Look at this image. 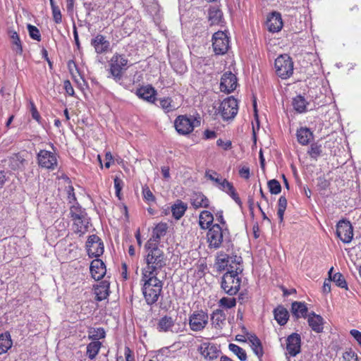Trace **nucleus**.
<instances>
[{
	"instance_id": "f257e3e1",
	"label": "nucleus",
	"mask_w": 361,
	"mask_h": 361,
	"mask_svg": "<svg viewBox=\"0 0 361 361\" xmlns=\"http://www.w3.org/2000/svg\"><path fill=\"white\" fill-rule=\"evenodd\" d=\"M145 249L146 251L145 256L146 265L142 269V276L158 277L161 271L166 265L167 257L160 246L150 245L149 243H145Z\"/></svg>"
},
{
	"instance_id": "f03ea898",
	"label": "nucleus",
	"mask_w": 361,
	"mask_h": 361,
	"mask_svg": "<svg viewBox=\"0 0 361 361\" xmlns=\"http://www.w3.org/2000/svg\"><path fill=\"white\" fill-rule=\"evenodd\" d=\"M142 293L146 302L149 305L156 303L161 293L163 282L157 276L145 277L142 276Z\"/></svg>"
},
{
	"instance_id": "7ed1b4c3",
	"label": "nucleus",
	"mask_w": 361,
	"mask_h": 361,
	"mask_svg": "<svg viewBox=\"0 0 361 361\" xmlns=\"http://www.w3.org/2000/svg\"><path fill=\"white\" fill-rule=\"evenodd\" d=\"M242 271L241 267H235V270H228L224 274L221 280V288L226 293L234 295L238 292L241 283L238 274Z\"/></svg>"
},
{
	"instance_id": "20e7f679",
	"label": "nucleus",
	"mask_w": 361,
	"mask_h": 361,
	"mask_svg": "<svg viewBox=\"0 0 361 361\" xmlns=\"http://www.w3.org/2000/svg\"><path fill=\"white\" fill-rule=\"evenodd\" d=\"M128 59L125 56L114 54L110 61L109 73L115 81L118 82L123 78L124 71L127 69Z\"/></svg>"
},
{
	"instance_id": "39448f33",
	"label": "nucleus",
	"mask_w": 361,
	"mask_h": 361,
	"mask_svg": "<svg viewBox=\"0 0 361 361\" xmlns=\"http://www.w3.org/2000/svg\"><path fill=\"white\" fill-rule=\"evenodd\" d=\"M209 322V315L203 310L193 311L188 317V324L192 331H203Z\"/></svg>"
},
{
	"instance_id": "423d86ee",
	"label": "nucleus",
	"mask_w": 361,
	"mask_h": 361,
	"mask_svg": "<svg viewBox=\"0 0 361 361\" xmlns=\"http://www.w3.org/2000/svg\"><path fill=\"white\" fill-rule=\"evenodd\" d=\"M276 75L282 79L290 78L293 73V63L288 55H281L275 60Z\"/></svg>"
},
{
	"instance_id": "0eeeda50",
	"label": "nucleus",
	"mask_w": 361,
	"mask_h": 361,
	"mask_svg": "<svg viewBox=\"0 0 361 361\" xmlns=\"http://www.w3.org/2000/svg\"><path fill=\"white\" fill-rule=\"evenodd\" d=\"M200 124L192 116L188 117L186 115L178 116L174 121V127L178 134L186 135L192 133L194 128Z\"/></svg>"
},
{
	"instance_id": "6e6552de",
	"label": "nucleus",
	"mask_w": 361,
	"mask_h": 361,
	"mask_svg": "<svg viewBox=\"0 0 361 361\" xmlns=\"http://www.w3.org/2000/svg\"><path fill=\"white\" fill-rule=\"evenodd\" d=\"M226 233H228L227 229H223L218 224H215L209 228L207 234L209 247L219 248Z\"/></svg>"
},
{
	"instance_id": "1a4fd4ad",
	"label": "nucleus",
	"mask_w": 361,
	"mask_h": 361,
	"mask_svg": "<svg viewBox=\"0 0 361 361\" xmlns=\"http://www.w3.org/2000/svg\"><path fill=\"white\" fill-rule=\"evenodd\" d=\"M238 102L233 97L224 99L219 106V112L224 120L233 118L238 113Z\"/></svg>"
},
{
	"instance_id": "9d476101",
	"label": "nucleus",
	"mask_w": 361,
	"mask_h": 361,
	"mask_svg": "<svg viewBox=\"0 0 361 361\" xmlns=\"http://www.w3.org/2000/svg\"><path fill=\"white\" fill-rule=\"evenodd\" d=\"M86 249L90 257H98L104 253V243L97 235H91L86 242Z\"/></svg>"
},
{
	"instance_id": "9b49d317",
	"label": "nucleus",
	"mask_w": 361,
	"mask_h": 361,
	"mask_svg": "<svg viewBox=\"0 0 361 361\" xmlns=\"http://www.w3.org/2000/svg\"><path fill=\"white\" fill-rule=\"evenodd\" d=\"M212 46L216 54H224L229 47L228 36L224 32L219 31L214 34L212 37Z\"/></svg>"
},
{
	"instance_id": "f8f14e48",
	"label": "nucleus",
	"mask_w": 361,
	"mask_h": 361,
	"mask_svg": "<svg viewBox=\"0 0 361 361\" xmlns=\"http://www.w3.org/2000/svg\"><path fill=\"white\" fill-rule=\"evenodd\" d=\"M37 162L39 166L47 169L54 170L57 166V158L56 154L42 149L37 155Z\"/></svg>"
},
{
	"instance_id": "ddd939ff",
	"label": "nucleus",
	"mask_w": 361,
	"mask_h": 361,
	"mask_svg": "<svg viewBox=\"0 0 361 361\" xmlns=\"http://www.w3.org/2000/svg\"><path fill=\"white\" fill-rule=\"evenodd\" d=\"M336 235L344 243H349L353 238V228L350 221L341 220L336 225Z\"/></svg>"
},
{
	"instance_id": "4468645a",
	"label": "nucleus",
	"mask_w": 361,
	"mask_h": 361,
	"mask_svg": "<svg viewBox=\"0 0 361 361\" xmlns=\"http://www.w3.org/2000/svg\"><path fill=\"white\" fill-rule=\"evenodd\" d=\"M238 85L237 78L231 71L224 73L221 78L220 90L225 93H231Z\"/></svg>"
},
{
	"instance_id": "2eb2a0df",
	"label": "nucleus",
	"mask_w": 361,
	"mask_h": 361,
	"mask_svg": "<svg viewBox=\"0 0 361 361\" xmlns=\"http://www.w3.org/2000/svg\"><path fill=\"white\" fill-rule=\"evenodd\" d=\"M301 338L297 333H293L286 338V350L291 357L296 356L300 352Z\"/></svg>"
},
{
	"instance_id": "dca6fc26",
	"label": "nucleus",
	"mask_w": 361,
	"mask_h": 361,
	"mask_svg": "<svg viewBox=\"0 0 361 361\" xmlns=\"http://www.w3.org/2000/svg\"><path fill=\"white\" fill-rule=\"evenodd\" d=\"M198 351L205 359L209 360L217 358L220 353L218 347L215 344L209 342L202 343L198 348Z\"/></svg>"
},
{
	"instance_id": "f3484780",
	"label": "nucleus",
	"mask_w": 361,
	"mask_h": 361,
	"mask_svg": "<svg viewBox=\"0 0 361 361\" xmlns=\"http://www.w3.org/2000/svg\"><path fill=\"white\" fill-rule=\"evenodd\" d=\"M168 226L166 223L158 224L152 231V236L147 241L150 245L159 246V241L161 237L166 233Z\"/></svg>"
},
{
	"instance_id": "a211bd4d",
	"label": "nucleus",
	"mask_w": 361,
	"mask_h": 361,
	"mask_svg": "<svg viewBox=\"0 0 361 361\" xmlns=\"http://www.w3.org/2000/svg\"><path fill=\"white\" fill-rule=\"evenodd\" d=\"M136 95L139 98L153 104L156 100L157 91L151 85L143 86L136 90Z\"/></svg>"
},
{
	"instance_id": "6ab92c4d",
	"label": "nucleus",
	"mask_w": 361,
	"mask_h": 361,
	"mask_svg": "<svg viewBox=\"0 0 361 361\" xmlns=\"http://www.w3.org/2000/svg\"><path fill=\"white\" fill-rule=\"evenodd\" d=\"M267 29L271 32H277L280 31L283 27V21L281 16L279 13H272L267 20L266 23Z\"/></svg>"
},
{
	"instance_id": "aec40b11",
	"label": "nucleus",
	"mask_w": 361,
	"mask_h": 361,
	"mask_svg": "<svg viewBox=\"0 0 361 361\" xmlns=\"http://www.w3.org/2000/svg\"><path fill=\"white\" fill-rule=\"evenodd\" d=\"M90 269L92 278L96 281L102 279L106 274V266L104 263L99 259H94L91 262Z\"/></svg>"
},
{
	"instance_id": "412c9836",
	"label": "nucleus",
	"mask_w": 361,
	"mask_h": 361,
	"mask_svg": "<svg viewBox=\"0 0 361 361\" xmlns=\"http://www.w3.org/2000/svg\"><path fill=\"white\" fill-rule=\"evenodd\" d=\"M91 44L94 47L97 54L106 53L110 48V42L102 35H97L91 40Z\"/></svg>"
},
{
	"instance_id": "4be33fe9",
	"label": "nucleus",
	"mask_w": 361,
	"mask_h": 361,
	"mask_svg": "<svg viewBox=\"0 0 361 361\" xmlns=\"http://www.w3.org/2000/svg\"><path fill=\"white\" fill-rule=\"evenodd\" d=\"M175 326V319H173L172 317L164 315V317H161L157 325V329L159 332H172V333H177V331H174L173 330V328Z\"/></svg>"
},
{
	"instance_id": "5701e85b",
	"label": "nucleus",
	"mask_w": 361,
	"mask_h": 361,
	"mask_svg": "<svg viewBox=\"0 0 361 361\" xmlns=\"http://www.w3.org/2000/svg\"><path fill=\"white\" fill-rule=\"evenodd\" d=\"M226 318V314L223 310H216L211 314V324L214 328L221 330L225 325Z\"/></svg>"
},
{
	"instance_id": "b1692460",
	"label": "nucleus",
	"mask_w": 361,
	"mask_h": 361,
	"mask_svg": "<svg viewBox=\"0 0 361 361\" xmlns=\"http://www.w3.org/2000/svg\"><path fill=\"white\" fill-rule=\"evenodd\" d=\"M307 322L309 326L314 331L317 333H321L323 331L324 319L320 315L312 312L309 314Z\"/></svg>"
},
{
	"instance_id": "393cba45",
	"label": "nucleus",
	"mask_w": 361,
	"mask_h": 361,
	"mask_svg": "<svg viewBox=\"0 0 361 361\" xmlns=\"http://www.w3.org/2000/svg\"><path fill=\"white\" fill-rule=\"evenodd\" d=\"M218 187L220 190L228 194L237 204L239 205L241 204V200L231 183L224 178L223 180H221V183Z\"/></svg>"
},
{
	"instance_id": "a878e982",
	"label": "nucleus",
	"mask_w": 361,
	"mask_h": 361,
	"mask_svg": "<svg viewBox=\"0 0 361 361\" xmlns=\"http://www.w3.org/2000/svg\"><path fill=\"white\" fill-rule=\"evenodd\" d=\"M297 140L302 145H307L313 139V133L307 127H301L297 130Z\"/></svg>"
},
{
	"instance_id": "bb28decb",
	"label": "nucleus",
	"mask_w": 361,
	"mask_h": 361,
	"mask_svg": "<svg viewBox=\"0 0 361 361\" xmlns=\"http://www.w3.org/2000/svg\"><path fill=\"white\" fill-rule=\"evenodd\" d=\"M190 202L195 209L200 207L207 208L209 205V200L201 192L194 193L190 199Z\"/></svg>"
},
{
	"instance_id": "cd10ccee",
	"label": "nucleus",
	"mask_w": 361,
	"mask_h": 361,
	"mask_svg": "<svg viewBox=\"0 0 361 361\" xmlns=\"http://www.w3.org/2000/svg\"><path fill=\"white\" fill-rule=\"evenodd\" d=\"M73 221V230L74 233L79 234L80 236L87 231L88 224L90 223L87 216H84V219H75Z\"/></svg>"
},
{
	"instance_id": "c85d7f7f",
	"label": "nucleus",
	"mask_w": 361,
	"mask_h": 361,
	"mask_svg": "<svg viewBox=\"0 0 361 361\" xmlns=\"http://www.w3.org/2000/svg\"><path fill=\"white\" fill-rule=\"evenodd\" d=\"M274 319L281 326L285 325L288 319L289 314L288 310L281 305L278 306L274 310Z\"/></svg>"
},
{
	"instance_id": "c756f323",
	"label": "nucleus",
	"mask_w": 361,
	"mask_h": 361,
	"mask_svg": "<svg viewBox=\"0 0 361 361\" xmlns=\"http://www.w3.org/2000/svg\"><path fill=\"white\" fill-rule=\"evenodd\" d=\"M291 312L296 318H305L307 313V307L305 304L302 302H293L291 305Z\"/></svg>"
},
{
	"instance_id": "7c9ffc66",
	"label": "nucleus",
	"mask_w": 361,
	"mask_h": 361,
	"mask_svg": "<svg viewBox=\"0 0 361 361\" xmlns=\"http://www.w3.org/2000/svg\"><path fill=\"white\" fill-rule=\"evenodd\" d=\"M109 285L106 281H102L94 288L96 300L102 301L109 296Z\"/></svg>"
},
{
	"instance_id": "2f4dec72",
	"label": "nucleus",
	"mask_w": 361,
	"mask_h": 361,
	"mask_svg": "<svg viewBox=\"0 0 361 361\" xmlns=\"http://www.w3.org/2000/svg\"><path fill=\"white\" fill-rule=\"evenodd\" d=\"M214 221L213 214L207 210L202 211L199 216V224L201 228L207 229Z\"/></svg>"
},
{
	"instance_id": "473e14b6",
	"label": "nucleus",
	"mask_w": 361,
	"mask_h": 361,
	"mask_svg": "<svg viewBox=\"0 0 361 361\" xmlns=\"http://www.w3.org/2000/svg\"><path fill=\"white\" fill-rule=\"evenodd\" d=\"M187 208L186 204L180 200H178L176 203L171 207L173 216L177 220L180 219L184 215Z\"/></svg>"
},
{
	"instance_id": "72a5a7b5",
	"label": "nucleus",
	"mask_w": 361,
	"mask_h": 361,
	"mask_svg": "<svg viewBox=\"0 0 361 361\" xmlns=\"http://www.w3.org/2000/svg\"><path fill=\"white\" fill-rule=\"evenodd\" d=\"M159 106L166 113L171 112L178 108L176 104L171 97L158 99Z\"/></svg>"
},
{
	"instance_id": "f704fd0d",
	"label": "nucleus",
	"mask_w": 361,
	"mask_h": 361,
	"mask_svg": "<svg viewBox=\"0 0 361 361\" xmlns=\"http://www.w3.org/2000/svg\"><path fill=\"white\" fill-rule=\"evenodd\" d=\"M102 346L100 341H92L87 345V355L90 360H94Z\"/></svg>"
},
{
	"instance_id": "c9c22d12",
	"label": "nucleus",
	"mask_w": 361,
	"mask_h": 361,
	"mask_svg": "<svg viewBox=\"0 0 361 361\" xmlns=\"http://www.w3.org/2000/svg\"><path fill=\"white\" fill-rule=\"evenodd\" d=\"M10 33L13 51L16 54L21 55L23 53V46L19 35L16 32H11Z\"/></svg>"
},
{
	"instance_id": "e433bc0d",
	"label": "nucleus",
	"mask_w": 361,
	"mask_h": 361,
	"mask_svg": "<svg viewBox=\"0 0 361 361\" xmlns=\"http://www.w3.org/2000/svg\"><path fill=\"white\" fill-rule=\"evenodd\" d=\"M223 14L216 7H212L209 11V20L211 25H218L221 23Z\"/></svg>"
},
{
	"instance_id": "4c0bfd02",
	"label": "nucleus",
	"mask_w": 361,
	"mask_h": 361,
	"mask_svg": "<svg viewBox=\"0 0 361 361\" xmlns=\"http://www.w3.org/2000/svg\"><path fill=\"white\" fill-rule=\"evenodd\" d=\"M70 215L72 220L84 219V216H87V213L84 209H82L78 203L72 205L70 207Z\"/></svg>"
},
{
	"instance_id": "58836bf2",
	"label": "nucleus",
	"mask_w": 361,
	"mask_h": 361,
	"mask_svg": "<svg viewBox=\"0 0 361 361\" xmlns=\"http://www.w3.org/2000/svg\"><path fill=\"white\" fill-rule=\"evenodd\" d=\"M8 161L9 167L15 171L23 166L25 159L19 154H14L8 158Z\"/></svg>"
},
{
	"instance_id": "ea45409f",
	"label": "nucleus",
	"mask_w": 361,
	"mask_h": 361,
	"mask_svg": "<svg viewBox=\"0 0 361 361\" xmlns=\"http://www.w3.org/2000/svg\"><path fill=\"white\" fill-rule=\"evenodd\" d=\"M249 340L251 343L250 346L254 353L258 357H261L263 355V349L260 340L256 336H251Z\"/></svg>"
},
{
	"instance_id": "a19ab883",
	"label": "nucleus",
	"mask_w": 361,
	"mask_h": 361,
	"mask_svg": "<svg viewBox=\"0 0 361 361\" xmlns=\"http://www.w3.org/2000/svg\"><path fill=\"white\" fill-rule=\"evenodd\" d=\"M106 332L103 328H90L88 330V338L93 341H99V339L104 338Z\"/></svg>"
},
{
	"instance_id": "79ce46f5",
	"label": "nucleus",
	"mask_w": 361,
	"mask_h": 361,
	"mask_svg": "<svg viewBox=\"0 0 361 361\" xmlns=\"http://www.w3.org/2000/svg\"><path fill=\"white\" fill-rule=\"evenodd\" d=\"M307 102L301 95L295 97L293 100V106L295 111L303 113L306 111Z\"/></svg>"
},
{
	"instance_id": "37998d69",
	"label": "nucleus",
	"mask_w": 361,
	"mask_h": 361,
	"mask_svg": "<svg viewBox=\"0 0 361 361\" xmlns=\"http://www.w3.org/2000/svg\"><path fill=\"white\" fill-rule=\"evenodd\" d=\"M229 257L226 254L221 253L218 255L216 267L218 271H222L226 269V268L229 266Z\"/></svg>"
},
{
	"instance_id": "c03bdc74",
	"label": "nucleus",
	"mask_w": 361,
	"mask_h": 361,
	"mask_svg": "<svg viewBox=\"0 0 361 361\" xmlns=\"http://www.w3.org/2000/svg\"><path fill=\"white\" fill-rule=\"evenodd\" d=\"M307 154L310 156V157L314 160H317V159L322 154V146L318 142H313L311 144Z\"/></svg>"
},
{
	"instance_id": "a18cd8bd",
	"label": "nucleus",
	"mask_w": 361,
	"mask_h": 361,
	"mask_svg": "<svg viewBox=\"0 0 361 361\" xmlns=\"http://www.w3.org/2000/svg\"><path fill=\"white\" fill-rule=\"evenodd\" d=\"M228 349L233 353L239 358L240 361H245L247 360V355L245 350L234 343L228 345Z\"/></svg>"
},
{
	"instance_id": "49530a36",
	"label": "nucleus",
	"mask_w": 361,
	"mask_h": 361,
	"mask_svg": "<svg viewBox=\"0 0 361 361\" xmlns=\"http://www.w3.org/2000/svg\"><path fill=\"white\" fill-rule=\"evenodd\" d=\"M287 207V200L284 196H281L278 201V211L277 216L280 222L283 220V215Z\"/></svg>"
},
{
	"instance_id": "de8ad7c7",
	"label": "nucleus",
	"mask_w": 361,
	"mask_h": 361,
	"mask_svg": "<svg viewBox=\"0 0 361 361\" xmlns=\"http://www.w3.org/2000/svg\"><path fill=\"white\" fill-rule=\"evenodd\" d=\"M12 345V341L8 336H0V355L5 353Z\"/></svg>"
},
{
	"instance_id": "09e8293b",
	"label": "nucleus",
	"mask_w": 361,
	"mask_h": 361,
	"mask_svg": "<svg viewBox=\"0 0 361 361\" xmlns=\"http://www.w3.org/2000/svg\"><path fill=\"white\" fill-rule=\"evenodd\" d=\"M268 188L269 189V192L271 194L277 195L281 192V186L280 183L276 180L272 179L268 181L267 183Z\"/></svg>"
},
{
	"instance_id": "8fccbe9b",
	"label": "nucleus",
	"mask_w": 361,
	"mask_h": 361,
	"mask_svg": "<svg viewBox=\"0 0 361 361\" xmlns=\"http://www.w3.org/2000/svg\"><path fill=\"white\" fill-rule=\"evenodd\" d=\"M331 280L338 287L348 289L346 281L341 273H336Z\"/></svg>"
},
{
	"instance_id": "3c124183",
	"label": "nucleus",
	"mask_w": 361,
	"mask_h": 361,
	"mask_svg": "<svg viewBox=\"0 0 361 361\" xmlns=\"http://www.w3.org/2000/svg\"><path fill=\"white\" fill-rule=\"evenodd\" d=\"M27 31L29 32V35L32 39L37 40L38 42H39L41 40V35H40L39 29L37 27H35V25L28 24L27 26Z\"/></svg>"
},
{
	"instance_id": "603ef678",
	"label": "nucleus",
	"mask_w": 361,
	"mask_h": 361,
	"mask_svg": "<svg viewBox=\"0 0 361 361\" xmlns=\"http://www.w3.org/2000/svg\"><path fill=\"white\" fill-rule=\"evenodd\" d=\"M219 305L221 307L230 309L235 306L236 300L234 298H222L219 300Z\"/></svg>"
},
{
	"instance_id": "864d4df0",
	"label": "nucleus",
	"mask_w": 361,
	"mask_h": 361,
	"mask_svg": "<svg viewBox=\"0 0 361 361\" xmlns=\"http://www.w3.org/2000/svg\"><path fill=\"white\" fill-rule=\"evenodd\" d=\"M343 359L344 361H358L356 353L351 348L347 350L343 353Z\"/></svg>"
},
{
	"instance_id": "5fc2aeb1",
	"label": "nucleus",
	"mask_w": 361,
	"mask_h": 361,
	"mask_svg": "<svg viewBox=\"0 0 361 361\" xmlns=\"http://www.w3.org/2000/svg\"><path fill=\"white\" fill-rule=\"evenodd\" d=\"M229 267L228 270H234V267L232 266V264H235L236 267H240V265L243 262L242 257L240 256H238L236 255L229 256Z\"/></svg>"
},
{
	"instance_id": "6e6d98bb",
	"label": "nucleus",
	"mask_w": 361,
	"mask_h": 361,
	"mask_svg": "<svg viewBox=\"0 0 361 361\" xmlns=\"http://www.w3.org/2000/svg\"><path fill=\"white\" fill-rule=\"evenodd\" d=\"M142 194H143L144 199L147 202H154L155 197H154L153 193L151 192V190H149V188L147 186L145 185V187L142 188Z\"/></svg>"
},
{
	"instance_id": "4d7b16f0",
	"label": "nucleus",
	"mask_w": 361,
	"mask_h": 361,
	"mask_svg": "<svg viewBox=\"0 0 361 361\" xmlns=\"http://www.w3.org/2000/svg\"><path fill=\"white\" fill-rule=\"evenodd\" d=\"M206 177L208 179L211 180L212 181H214V183H216L217 184V186H219V184L221 183V180H224V178H222L221 177H219V175L216 172H214V171H213L212 173H209V171H207Z\"/></svg>"
},
{
	"instance_id": "13d9d810",
	"label": "nucleus",
	"mask_w": 361,
	"mask_h": 361,
	"mask_svg": "<svg viewBox=\"0 0 361 361\" xmlns=\"http://www.w3.org/2000/svg\"><path fill=\"white\" fill-rule=\"evenodd\" d=\"M51 10H52L54 21L57 24L61 23L62 21V16H61V13L59 8V7L54 8Z\"/></svg>"
},
{
	"instance_id": "bf43d9fd",
	"label": "nucleus",
	"mask_w": 361,
	"mask_h": 361,
	"mask_svg": "<svg viewBox=\"0 0 361 361\" xmlns=\"http://www.w3.org/2000/svg\"><path fill=\"white\" fill-rule=\"evenodd\" d=\"M239 174L242 178L245 179H248L250 176L249 167L246 166H242L239 170Z\"/></svg>"
},
{
	"instance_id": "052dcab7",
	"label": "nucleus",
	"mask_w": 361,
	"mask_h": 361,
	"mask_svg": "<svg viewBox=\"0 0 361 361\" xmlns=\"http://www.w3.org/2000/svg\"><path fill=\"white\" fill-rule=\"evenodd\" d=\"M114 188L116 190V195L117 197H119V195H120L121 190L122 189L123 182L118 178H116L114 179Z\"/></svg>"
},
{
	"instance_id": "680f3d73",
	"label": "nucleus",
	"mask_w": 361,
	"mask_h": 361,
	"mask_svg": "<svg viewBox=\"0 0 361 361\" xmlns=\"http://www.w3.org/2000/svg\"><path fill=\"white\" fill-rule=\"evenodd\" d=\"M124 355L126 361H134L133 352L128 348H125Z\"/></svg>"
},
{
	"instance_id": "e2e57ef3",
	"label": "nucleus",
	"mask_w": 361,
	"mask_h": 361,
	"mask_svg": "<svg viewBox=\"0 0 361 361\" xmlns=\"http://www.w3.org/2000/svg\"><path fill=\"white\" fill-rule=\"evenodd\" d=\"M350 333L361 346V332L356 329H352Z\"/></svg>"
},
{
	"instance_id": "0e129e2a",
	"label": "nucleus",
	"mask_w": 361,
	"mask_h": 361,
	"mask_svg": "<svg viewBox=\"0 0 361 361\" xmlns=\"http://www.w3.org/2000/svg\"><path fill=\"white\" fill-rule=\"evenodd\" d=\"M216 145H217V146L221 147L224 148V149H228L231 148V141L224 142L221 139H219L216 141Z\"/></svg>"
},
{
	"instance_id": "69168bd1",
	"label": "nucleus",
	"mask_w": 361,
	"mask_h": 361,
	"mask_svg": "<svg viewBox=\"0 0 361 361\" xmlns=\"http://www.w3.org/2000/svg\"><path fill=\"white\" fill-rule=\"evenodd\" d=\"M64 88L68 94L71 96H73L74 94V90L69 80H66L64 82Z\"/></svg>"
},
{
	"instance_id": "338daca9",
	"label": "nucleus",
	"mask_w": 361,
	"mask_h": 361,
	"mask_svg": "<svg viewBox=\"0 0 361 361\" xmlns=\"http://www.w3.org/2000/svg\"><path fill=\"white\" fill-rule=\"evenodd\" d=\"M73 186H68V198L69 200V202L71 203L72 202L76 201V197L75 196V193L73 192Z\"/></svg>"
},
{
	"instance_id": "774afa93",
	"label": "nucleus",
	"mask_w": 361,
	"mask_h": 361,
	"mask_svg": "<svg viewBox=\"0 0 361 361\" xmlns=\"http://www.w3.org/2000/svg\"><path fill=\"white\" fill-rule=\"evenodd\" d=\"M216 135H217L216 133L214 130H206L204 132V137L207 140L214 139V138L216 137Z\"/></svg>"
}]
</instances>
